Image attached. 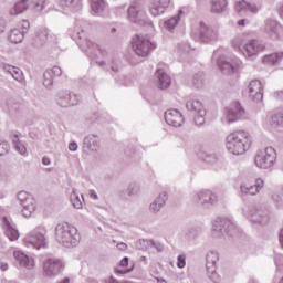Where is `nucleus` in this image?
<instances>
[{
    "instance_id": "obj_11",
    "label": "nucleus",
    "mask_w": 283,
    "mask_h": 283,
    "mask_svg": "<svg viewBox=\"0 0 283 283\" xmlns=\"http://www.w3.org/2000/svg\"><path fill=\"white\" fill-rule=\"evenodd\" d=\"M242 116H244V108L237 102L224 109L221 123L223 125H231L232 123H238Z\"/></svg>"
},
{
    "instance_id": "obj_46",
    "label": "nucleus",
    "mask_w": 283,
    "mask_h": 283,
    "mask_svg": "<svg viewBox=\"0 0 283 283\" xmlns=\"http://www.w3.org/2000/svg\"><path fill=\"white\" fill-rule=\"evenodd\" d=\"M139 192H140V185H138V184H130L128 186V193L130 196H137V193H139Z\"/></svg>"
},
{
    "instance_id": "obj_48",
    "label": "nucleus",
    "mask_w": 283,
    "mask_h": 283,
    "mask_svg": "<svg viewBox=\"0 0 283 283\" xmlns=\"http://www.w3.org/2000/svg\"><path fill=\"white\" fill-rule=\"evenodd\" d=\"M150 249H156L157 253H163V251H165V245L160 242L153 241Z\"/></svg>"
},
{
    "instance_id": "obj_25",
    "label": "nucleus",
    "mask_w": 283,
    "mask_h": 283,
    "mask_svg": "<svg viewBox=\"0 0 283 283\" xmlns=\"http://www.w3.org/2000/svg\"><path fill=\"white\" fill-rule=\"evenodd\" d=\"M171 0H150L149 12L153 17H160L167 12Z\"/></svg>"
},
{
    "instance_id": "obj_16",
    "label": "nucleus",
    "mask_w": 283,
    "mask_h": 283,
    "mask_svg": "<svg viewBox=\"0 0 283 283\" xmlns=\"http://www.w3.org/2000/svg\"><path fill=\"white\" fill-rule=\"evenodd\" d=\"M128 20L132 23H144L145 19H147V12L143 4L138 1L133 2L128 7Z\"/></svg>"
},
{
    "instance_id": "obj_34",
    "label": "nucleus",
    "mask_w": 283,
    "mask_h": 283,
    "mask_svg": "<svg viewBox=\"0 0 283 283\" xmlns=\"http://www.w3.org/2000/svg\"><path fill=\"white\" fill-rule=\"evenodd\" d=\"M38 39L42 43H56L59 41V34H56L48 29H44L39 33Z\"/></svg>"
},
{
    "instance_id": "obj_57",
    "label": "nucleus",
    "mask_w": 283,
    "mask_h": 283,
    "mask_svg": "<svg viewBox=\"0 0 283 283\" xmlns=\"http://www.w3.org/2000/svg\"><path fill=\"white\" fill-rule=\"evenodd\" d=\"M69 150L70 151H77L78 150V144H76V142H72L71 144H69Z\"/></svg>"
},
{
    "instance_id": "obj_29",
    "label": "nucleus",
    "mask_w": 283,
    "mask_h": 283,
    "mask_svg": "<svg viewBox=\"0 0 283 283\" xmlns=\"http://www.w3.org/2000/svg\"><path fill=\"white\" fill-rule=\"evenodd\" d=\"M10 139L12 140L13 147L20 156H28V146L21 140V134L18 132L10 133Z\"/></svg>"
},
{
    "instance_id": "obj_62",
    "label": "nucleus",
    "mask_w": 283,
    "mask_h": 283,
    "mask_svg": "<svg viewBox=\"0 0 283 283\" xmlns=\"http://www.w3.org/2000/svg\"><path fill=\"white\" fill-rule=\"evenodd\" d=\"M1 271H8V263H0Z\"/></svg>"
},
{
    "instance_id": "obj_22",
    "label": "nucleus",
    "mask_w": 283,
    "mask_h": 283,
    "mask_svg": "<svg viewBox=\"0 0 283 283\" xmlns=\"http://www.w3.org/2000/svg\"><path fill=\"white\" fill-rule=\"evenodd\" d=\"M262 189H264V180H262V178L255 179V182L252 186L248 184L240 185V193L242 196H258Z\"/></svg>"
},
{
    "instance_id": "obj_38",
    "label": "nucleus",
    "mask_w": 283,
    "mask_h": 283,
    "mask_svg": "<svg viewBox=\"0 0 283 283\" xmlns=\"http://www.w3.org/2000/svg\"><path fill=\"white\" fill-rule=\"evenodd\" d=\"M71 202H72L74 209H81L83 207V202H85L83 195H80L78 190L76 188L72 189Z\"/></svg>"
},
{
    "instance_id": "obj_3",
    "label": "nucleus",
    "mask_w": 283,
    "mask_h": 283,
    "mask_svg": "<svg viewBox=\"0 0 283 283\" xmlns=\"http://www.w3.org/2000/svg\"><path fill=\"white\" fill-rule=\"evenodd\" d=\"M55 240L62 247L72 249L78 247L81 234H78V229H76V227L69 222H61L55 226Z\"/></svg>"
},
{
    "instance_id": "obj_21",
    "label": "nucleus",
    "mask_w": 283,
    "mask_h": 283,
    "mask_svg": "<svg viewBox=\"0 0 283 283\" xmlns=\"http://www.w3.org/2000/svg\"><path fill=\"white\" fill-rule=\"evenodd\" d=\"M165 120L167 125H170V127H182L185 117L180 111L170 108L165 112Z\"/></svg>"
},
{
    "instance_id": "obj_32",
    "label": "nucleus",
    "mask_w": 283,
    "mask_h": 283,
    "mask_svg": "<svg viewBox=\"0 0 283 283\" xmlns=\"http://www.w3.org/2000/svg\"><path fill=\"white\" fill-rule=\"evenodd\" d=\"M59 6L64 8L65 10H70L71 12H76V10H81L83 7V0H57Z\"/></svg>"
},
{
    "instance_id": "obj_35",
    "label": "nucleus",
    "mask_w": 283,
    "mask_h": 283,
    "mask_svg": "<svg viewBox=\"0 0 283 283\" xmlns=\"http://www.w3.org/2000/svg\"><path fill=\"white\" fill-rule=\"evenodd\" d=\"M180 14H182V11H180L176 15H172L170 19L165 20L163 23L164 30H167V32H174L176 28H178V24L180 23Z\"/></svg>"
},
{
    "instance_id": "obj_37",
    "label": "nucleus",
    "mask_w": 283,
    "mask_h": 283,
    "mask_svg": "<svg viewBox=\"0 0 283 283\" xmlns=\"http://www.w3.org/2000/svg\"><path fill=\"white\" fill-rule=\"evenodd\" d=\"M283 60V51L271 53L268 55H264L262 57V63L264 65H276V63H280Z\"/></svg>"
},
{
    "instance_id": "obj_63",
    "label": "nucleus",
    "mask_w": 283,
    "mask_h": 283,
    "mask_svg": "<svg viewBox=\"0 0 283 283\" xmlns=\"http://www.w3.org/2000/svg\"><path fill=\"white\" fill-rule=\"evenodd\" d=\"M279 14H280L281 19H283V4L279 9Z\"/></svg>"
},
{
    "instance_id": "obj_60",
    "label": "nucleus",
    "mask_w": 283,
    "mask_h": 283,
    "mask_svg": "<svg viewBox=\"0 0 283 283\" xmlns=\"http://www.w3.org/2000/svg\"><path fill=\"white\" fill-rule=\"evenodd\" d=\"M117 249L119 250V251H127V243H118L117 244Z\"/></svg>"
},
{
    "instance_id": "obj_8",
    "label": "nucleus",
    "mask_w": 283,
    "mask_h": 283,
    "mask_svg": "<svg viewBox=\"0 0 283 283\" xmlns=\"http://www.w3.org/2000/svg\"><path fill=\"white\" fill-rule=\"evenodd\" d=\"M65 262L59 258L48 256L42 260V273L44 277H56L63 273Z\"/></svg>"
},
{
    "instance_id": "obj_6",
    "label": "nucleus",
    "mask_w": 283,
    "mask_h": 283,
    "mask_svg": "<svg viewBox=\"0 0 283 283\" xmlns=\"http://www.w3.org/2000/svg\"><path fill=\"white\" fill-rule=\"evenodd\" d=\"M237 231L238 229L235 228V223L229 219L217 218L212 222V238L218 239L224 238V235H234Z\"/></svg>"
},
{
    "instance_id": "obj_53",
    "label": "nucleus",
    "mask_w": 283,
    "mask_h": 283,
    "mask_svg": "<svg viewBox=\"0 0 283 283\" xmlns=\"http://www.w3.org/2000/svg\"><path fill=\"white\" fill-rule=\"evenodd\" d=\"M134 270V268H130V269H124V270H120L118 268L115 269V273H119L122 275H125L127 273H132V271Z\"/></svg>"
},
{
    "instance_id": "obj_52",
    "label": "nucleus",
    "mask_w": 283,
    "mask_h": 283,
    "mask_svg": "<svg viewBox=\"0 0 283 283\" xmlns=\"http://www.w3.org/2000/svg\"><path fill=\"white\" fill-rule=\"evenodd\" d=\"M8 178V170L0 164V181Z\"/></svg>"
},
{
    "instance_id": "obj_26",
    "label": "nucleus",
    "mask_w": 283,
    "mask_h": 283,
    "mask_svg": "<svg viewBox=\"0 0 283 283\" xmlns=\"http://www.w3.org/2000/svg\"><path fill=\"white\" fill-rule=\"evenodd\" d=\"M264 127L270 129V132H274V129L283 127V113L277 112L272 115H268L264 119Z\"/></svg>"
},
{
    "instance_id": "obj_30",
    "label": "nucleus",
    "mask_w": 283,
    "mask_h": 283,
    "mask_svg": "<svg viewBox=\"0 0 283 283\" xmlns=\"http://www.w3.org/2000/svg\"><path fill=\"white\" fill-rule=\"evenodd\" d=\"M3 224L7 238H9L11 242H17V240H19V230L14 227V223L10 222V220L4 217Z\"/></svg>"
},
{
    "instance_id": "obj_18",
    "label": "nucleus",
    "mask_w": 283,
    "mask_h": 283,
    "mask_svg": "<svg viewBox=\"0 0 283 283\" xmlns=\"http://www.w3.org/2000/svg\"><path fill=\"white\" fill-rule=\"evenodd\" d=\"M248 94L254 103L262 102V98H264V84L260 80L250 81L248 84Z\"/></svg>"
},
{
    "instance_id": "obj_23",
    "label": "nucleus",
    "mask_w": 283,
    "mask_h": 283,
    "mask_svg": "<svg viewBox=\"0 0 283 283\" xmlns=\"http://www.w3.org/2000/svg\"><path fill=\"white\" fill-rule=\"evenodd\" d=\"M13 258L18 262V264L22 269H27V271H32V269H34L35 266L34 259L32 256H28L21 250L13 251Z\"/></svg>"
},
{
    "instance_id": "obj_55",
    "label": "nucleus",
    "mask_w": 283,
    "mask_h": 283,
    "mask_svg": "<svg viewBox=\"0 0 283 283\" xmlns=\"http://www.w3.org/2000/svg\"><path fill=\"white\" fill-rule=\"evenodd\" d=\"M129 264V258L124 256L120 261H119V266H122V269H125V266H128Z\"/></svg>"
},
{
    "instance_id": "obj_13",
    "label": "nucleus",
    "mask_w": 283,
    "mask_h": 283,
    "mask_svg": "<svg viewBox=\"0 0 283 283\" xmlns=\"http://www.w3.org/2000/svg\"><path fill=\"white\" fill-rule=\"evenodd\" d=\"M78 45L82 52H85L86 56H90V59L105 56V51L90 39H83L82 36H80Z\"/></svg>"
},
{
    "instance_id": "obj_2",
    "label": "nucleus",
    "mask_w": 283,
    "mask_h": 283,
    "mask_svg": "<svg viewBox=\"0 0 283 283\" xmlns=\"http://www.w3.org/2000/svg\"><path fill=\"white\" fill-rule=\"evenodd\" d=\"M252 144L251 134L245 130H234L226 137V148L233 156H244Z\"/></svg>"
},
{
    "instance_id": "obj_15",
    "label": "nucleus",
    "mask_w": 283,
    "mask_h": 283,
    "mask_svg": "<svg viewBox=\"0 0 283 283\" xmlns=\"http://www.w3.org/2000/svg\"><path fill=\"white\" fill-rule=\"evenodd\" d=\"M193 202L201 207H216L218 205V195L212 190H201L195 193Z\"/></svg>"
},
{
    "instance_id": "obj_42",
    "label": "nucleus",
    "mask_w": 283,
    "mask_h": 283,
    "mask_svg": "<svg viewBox=\"0 0 283 283\" xmlns=\"http://www.w3.org/2000/svg\"><path fill=\"white\" fill-rule=\"evenodd\" d=\"M151 244H154V240L140 239L137 241L136 247L140 251H148V249H151Z\"/></svg>"
},
{
    "instance_id": "obj_1",
    "label": "nucleus",
    "mask_w": 283,
    "mask_h": 283,
    "mask_svg": "<svg viewBox=\"0 0 283 283\" xmlns=\"http://www.w3.org/2000/svg\"><path fill=\"white\" fill-rule=\"evenodd\" d=\"M231 48L247 61L255 59L259 54H262L266 50V45L258 39L247 40L243 35L233 38L230 42Z\"/></svg>"
},
{
    "instance_id": "obj_7",
    "label": "nucleus",
    "mask_w": 283,
    "mask_h": 283,
    "mask_svg": "<svg viewBox=\"0 0 283 283\" xmlns=\"http://www.w3.org/2000/svg\"><path fill=\"white\" fill-rule=\"evenodd\" d=\"M220 261V254L216 250H209L206 254V271L209 280L214 283H221L222 276L218 274V262Z\"/></svg>"
},
{
    "instance_id": "obj_14",
    "label": "nucleus",
    "mask_w": 283,
    "mask_h": 283,
    "mask_svg": "<svg viewBox=\"0 0 283 283\" xmlns=\"http://www.w3.org/2000/svg\"><path fill=\"white\" fill-rule=\"evenodd\" d=\"M217 65L223 74H238V72L242 70V60L239 57L231 60L227 57H220L217 62Z\"/></svg>"
},
{
    "instance_id": "obj_39",
    "label": "nucleus",
    "mask_w": 283,
    "mask_h": 283,
    "mask_svg": "<svg viewBox=\"0 0 283 283\" xmlns=\"http://www.w3.org/2000/svg\"><path fill=\"white\" fill-rule=\"evenodd\" d=\"M91 10L95 14H103V11L107 10V2L105 0H91Z\"/></svg>"
},
{
    "instance_id": "obj_5",
    "label": "nucleus",
    "mask_w": 283,
    "mask_h": 283,
    "mask_svg": "<svg viewBox=\"0 0 283 283\" xmlns=\"http://www.w3.org/2000/svg\"><path fill=\"white\" fill-rule=\"evenodd\" d=\"M28 249H45L48 247V229L39 227L31 231L23 240Z\"/></svg>"
},
{
    "instance_id": "obj_24",
    "label": "nucleus",
    "mask_w": 283,
    "mask_h": 283,
    "mask_svg": "<svg viewBox=\"0 0 283 283\" xmlns=\"http://www.w3.org/2000/svg\"><path fill=\"white\" fill-rule=\"evenodd\" d=\"M234 10L241 17H244L248 12H252V14H258L260 11V7L255 3H250L247 0H239L234 3Z\"/></svg>"
},
{
    "instance_id": "obj_27",
    "label": "nucleus",
    "mask_w": 283,
    "mask_h": 283,
    "mask_svg": "<svg viewBox=\"0 0 283 283\" xmlns=\"http://www.w3.org/2000/svg\"><path fill=\"white\" fill-rule=\"evenodd\" d=\"M83 149L86 154H96L101 149V138L96 135H88L84 138Z\"/></svg>"
},
{
    "instance_id": "obj_58",
    "label": "nucleus",
    "mask_w": 283,
    "mask_h": 283,
    "mask_svg": "<svg viewBox=\"0 0 283 283\" xmlns=\"http://www.w3.org/2000/svg\"><path fill=\"white\" fill-rule=\"evenodd\" d=\"M88 196L92 200H98V193H96V190H90Z\"/></svg>"
},
{
    "instance_id": "obj_33",
    "label": "nucleus",
    "mask_w": 283,
    "mask_h": 283,
    "mask_svg": "<svg viewBox=\"0 0 283 283\" xmlns=\"http://www.w3.org/2000/svg\"><path fill=\"white\" fill-rule=\"evenodd\" d=\"M277 21L275 20H268L265 23V32L272 41H277L280 39V34H277Z\"/></svg>"
},
{
    "instance_id": "obj_41",
    "label": "nucleus",
    "mask_w": 283,
    "mask_h": 283,
    "mask_svg": "<svg viewBox=\"0 0 283 283\" xmlns=\"http://www.w3.org/2000/svg\"><path fill=\"white\" fill-rule=\"evenodd\" d=\"M227 10V0H212L211 11L220 14Z\"/></svg>"
},
{
    "instance_id": "obj_51",
    "label": "nucleus",
    "mask_w": 283,
    "mask_h": 283,
    "mask_svg": "<svg viewBox=\"0 0 283 283\" xmlns=\"http://www.w3.org/2000/svg\"><path fill=\"white\" fill-rule=\"evenodd\" d=\"M49 72H51V75L53 76H61L62 74L61 67L59 66L52 67L51 70H49Z\"/></svg>"
},
{
    "instance_id": "obj_20",
    "label": "nucleus",
    "mask_w": 283,
    "mask_h": 283,
    "mask_svg": "<svg viewBox=\"0 0 283 283\" xmlns=\"http://www.w3.org/2000/svg\"><path fill=\"white\" fill-rule=\"evenodd\" d=\"M220 38V33L218 29L213 27H209L206 23H200V39L203 43H213L218 41Z\"/></svg>"
},
{
    "instance_id": "obj_44",
    "label": "nucleus",
    "mask_w": 283,
    "mask_h": 283,
    "mask_svg": "<svg viewBox=\"0 0 283 283\" xmlns=\"http://www.w3.org/2000/svg\"><path fill=\"white\" fill-rule=\"evenodd\" d=\"M10 75L14 81H18V83H23L24 76H23V71L18 69L17 66L11 71Z\"/></svg>"
},
{
    "instance_id": "obj_28",
    "label": "nucleus",
    "mask_w": 283,
    "mask_h": 283,
    "mask_svg": "<svg viewBox=\"0 0 283 283\" xmlns=\"http://www.w3.org/2000/svg\"><path fill=\"white\" fill-rule=\"evenodd\" d=\"M169 199V196L163 191L160 192L149 205L148 210L150 213H158L160 210L167 205V200Z\"/></svg>"
},
{
    "instance_id": "obj_64",
    "label": "nucleus",
    "mask_w": 283,
    "mask_h": 283,
    "mask_svg": "<svg viewBox=\"0 0 283 283\" xmlns=\"http://www.w3.org/2000/svg\"><path fill=\"white\" fill-rule=\"evenodd\" d=\"M277 98H283V92H276Z\"/></svg>"
},
{
    "instance_id": "obj_40",
    "label": "nucleus",
    "mask_w": 283,
    "mask_h": 283,
    "mask_svg": "<svg viewBox=\"0 0 283 283\" xmlns=\"http://www.w3.org/2000/svg\"><path fill=\"white\" fill-rule=\"evenodd\" d=\"M24 31H21V29L15 28L12 29L9 33V41L11 43H21L25 36V33H23Z\"/></svg>"
},
{
    "instance_id": "obj_19",
    "label": "nucleus",
    "mask_w": 283,
    "mask_h": 283,
    "mask_svg": "<svg viewBox=\"0 0 283 283\" xmlns=\"http://www.w3.org/2000/svg\"><path fill=\"white\" fill-rule=\"evenodd\" d=\"M81 103V97L70 91H62L57 94V105L60 107H74Z\"/></svg>"
},
{
    "instance_id": "obj_4",
    "label": "nucleus",
    "mask_w": 283,
    "mask_h": 283,
    "mask_svg": "<svg viewBox=\"0 0 283 283\" xmlns=\"http://www.w3.org/2000/svg\"><path fill=\"white\" fill-rule=\"evenodd\" d=\"M277 164V150L269 146L256 153L254 165L258 169H273Z\"/></svg>"
},
{
    "instance_id": "obj_12",
    "label": "nucleus",
    "mask_w": 283,
    "mask_h": 283,
    "mask_svg": "<svg viewBox=\"0 0 283 283\" xmlns=\"http://www.w3.org/2000/svg\"><path fill=\"white\" fill-rule=\"evenodd\" d=\"M244 218L251 222V224H266L269 222V213L258 210V207L250 206L242 209Z\"/></svg>"
},
{
    "instance_id": "obj_59",
    "label": "nucleus",
    "mask_w": 283,
    "mask_h": 283,
    "mask_svg": "<svg viewBox=\"0 0 283 283\" xmlns=\"http://www.w3.org/2000/svg\"><path fill=\"white\" fill-rule=\"evenodd\" d=\"M6 32V20L0 18V34Z\"/></svg>"
},
{
    "instance_id": "obj_54",
    "label": "nucleus",
    "mask_w": 283,
    "mask_h": 283,
    "mask_svg": "<svg viewBox=\"0 0 283 283\" xmlns=\"http://www.w3.org/2000/svg\"><path fill=\"white\" fill-rule=\"evenodd\" d=\"M2 70H4V72H8L9 74H12V71L14 70L15 66H12L10 64H2Z\"/></svg>"
},
{
    "instance_id": "obj_49",
    "label": "nucleus",
    "mask_w": 283,
    "mask_h": 283,
    "mask_svg": "<svg viewBox=\"0 0 283 283\" xmlns=\"http://www.w3.org/2000/svg\"><path fill=\"white\" fill-rule=\"evenodd\" d=\"M103 283H127L125 281H118L116 277L114 276H107L105 279H103L102 281Z\"/></svg>"
},
{
    "instance_id": "obj_9",
    "label": "nucleus",
    "mask_w": 283,
    "mask_h": 283,
    "mask_svg": "<svg viewBox=\"0 0 283 283\" xmlns=\"http://www.w3.org/2000/svg\"><path fill=\"white\" fill-rule=\"evenodd\" d=\"M18 200L22 207L21 213L23 218H32L34 211H36V199L27 191H20Z\"/></svg>"
},
{
    "instance_id": "obj_31",
    "label": "nucleus",
    "mask_w": 283,
    "mask_h": 283,
    "mask_svg": "<svg viewBox=\"0 0 283 283\" xmlns=\"http://www.w3.org/2000/svg\"><path fill=\"white\" fill-rule=\"evenodd\" d=\"M30 9V0H18L15 4L10 9L11 17H17L23 14Z\"/></svg>"
},
{
    "instance_id": "obj_47",
    "label": "nucleus",
    "mask_w": 283,
    "mask_h": 283,
    "mask_svg": "<svg viewBox=\"0 0 283 283\" xmlns=\"http://www.w3.org/2000/svg\"><path fill=\"white\" fill-rule=\"evenodd\" d=\"M177 266L178 269H185V266H187V255L179 254L177 256Z\"/></svg>"
},
{
    "instance_id": "obj_36",
    "label": "nucleus",
    "mask_w": 283,
    "mask_h": 283,
    "mask_svg": "<svg viewBox=\"0 0 283 283\" xmlns=\"http://www.w3.org/2000/svg\"><path fill=\"white\" fill-rule=\"evenodd\" d=\"M156 76L158 78V84L160 90H167V87L171 85V77L167 75L165 70L163 69L157 70Z\"/></svg>"
},
{
    "instance_id": "obj_56",
    "label": "nucleus",
    "mask_w": 283,
    "mask_h": 283,
    "mask_svg": "<svg viewBox=\"0 0 283 283\" xmlns=\"http://www.w3.org/2000/svg\"><path fill=\"white\" fill-rule=\"evenodd\" d=\"M192 83L196 85V87H202V77H193Z\"/></svg>"
},
{
    "instance_id": "obj_17",
    "label": "nucleus",
    "mask_w": 283,
    "mask_h": 283,
    "mask_svg": "<svg viewBox=\"0 0 283 283\" xmlns=\"http://www.w3.org/2000/svg\"><path fill=\"white\" fill-rule=\"evenodd\" d=\"M186 107L187 109H189V112H193L196 125L200 126L205 123V116H207V111H205L202 102L189 101L187 102Z\"/></svg>"
},
{
    "instance_id": "obj_50",
    "label": "nucleus",
    "mask_w": 283,
    "mask_h": 283,
    "mask_svg": "<svg viewBox=\"0 0 283 283\" xmlns=\"http://www.w3.org/2000/svg\"><path fill=\"white\" fill-rule=\"evenodd\" d=\"M21 32H23V34H25V32H28V30H30V21L28 20H23L21 22V28H20Z\"/></svg>"
},
{
    "instance_id": "obj_10",
    "label": "nucleus",
    "mask_w": 283,
    "mask_h": 283,
    "mask_svg": "<svg viewBox=\"0 0 283 283\" xmlns=\"http://www.w3.org/2000/svg\"><path fill=\"white\" fill-rule=\"evenodd\" d=\"M135 54H137V56H149V52H151V50H154V43H151V41H149V38L145 36V35H136L133 39V45H132Z\"/></svg>"
},
{
    "instance_id": "obj_61",
    "label": "nucleus",
    "mask_w": 283,
    "mask_h": 283,
    "mask_svg": "<svg viewBox=\"0 0 283 283\" xmlns=\"http://www.w3.org/2000/svg\"><path fill=\"white\" fill-rule=\"evenodd\" d=\"M42 164H43V165H45V166H48V165H51V164H52V161L50 160V158H49V157H43V159H42Z\"/></svg>"
},
{
    "instance_id": "obj_45",
    "label": "nucleus",
    "mask_w": 283,
    "mask_h": 283,
    "mask_svg": "<svg viewBox=\"0 0 283 283\" xmlns=\"http://www.w3.org/2000/svg\"><path fill=\"white\" fill-rule=\"evenodd\" d=\"M7 154H10V144H8V142L1 139L0 140V156H7Z\"/></svg>"
},
{
    "instance_id": "obj_43",
    "label": "nucleus",
    "mask_w": 283,
    "mask_h": 283,
    "mask_svg": "<svg viewBox=\"0 0 283 283\" xmlns=\"http://www.w3.org/2000/svg\"><path fill=\"white\" fill-rule=\"evenodd\" d=\"M53 84H54V76L52 75V72L45 71L43 74L44 87H52Z\"/></svg>"
}]
</instances>
